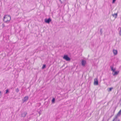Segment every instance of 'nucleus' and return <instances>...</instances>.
I'll return each instance as SVG.
<instances>
[{
	"label": "nucleus",
	"instance_id": "obj_1",
	"mask_svg": "<svg viewBox=\"0 0 121 121\" xmlns=\"http://www.w3.org/2000/svg\"><path fill=\"white\" fill-rule=\"evenodd\" d=\"M11 19V17L9 15H5L4 17L3 21L4 22L6 23L9 22Z\"/></svg>",
	"mask_w": 121,
	"mask_h": 121
},
{
	"label": "nucleus",
	"instance_id": "obj_2",
	"mask_svg": "<svg viewBox=\"0 0 121 121\" xmlns=\"http://www.w3.org/2000/svg\"><path fill=\"white\" fill-rule=\"evenodd\" d=\"M63 58L67 61H69L71 60L70 58L67 55H64L63 57Z\"/></svg>",
	"mask_w": 121,
	"mask_h": 121
},
{
	"label": "nucleus",
	"instance_id": "obj_3",
	"mask_svg": "<svg viewBox=\"0 0 121 121\" xmlns=\"http://www.w3.org/2000/svg\"><path fill=\"white\" fill-rule=\"evenodd\" d=\"M52 21V19L50 18H45L44 19V22L46 23L49 24L50 22Z\"/></svg>",
	"mask_w": 121,
	"mask_h": 121
},
{
	"label": "nucleus",
	"instance_id": "obj_4",
	"mask_svg": "<svg viewBox=\"0 0 121 121\" xmlns=\"http://www.w3.org/2000/svg\"><path fill=\"white\" fill-rule=\"evenodd\" d=\"M29 97L28 96H26L23 99H22V101L23 103H24L25 102H26L28 100Z\"/></svg>",
	"mask_w": 121,
	"mask_h": 121
},
{
	"label": "nucleus",
	"instance_id": "obj_5",
	"mask_svg": "<svg viewBox=\"0 0 121 121\" xmlns=\"http://www.w3.org/2000/svg\"><path fill=\"white\" fill-rule=\"evenodd\" d=\"M86 60L83 59H82V61L81 62V64L82 65L83 67L85 66L86 64Z\"/></svg>",
	"mask_w": 121,
	"mask_h": 121
},
{
	"label": "nucleus",
	"instance_id": "obj_6",
	"mask_svg": "<svg viewBox=\"0 0 121 121\" xmlns=\"http://www.w3.org/2000/svg\"><path fill=\"white\" fill-rule=\"evenodd\" d=\"M27 114V113L26 112H22V113L21 115V117H22L24 118L25 117L26 115Z\"/></svg>",
	"mask_w": 121,
	"mask_h": 121
},
{
	"label": "nucleus",
	"instance_id": "obj_7",
	"mask_svg": "<svg viewBox=\"0 0 121 121\" xmlns=\"http://www.w3.org/2000/svg\"><path fill=\"white\" fill-rule=\"evenodd\" d=\"M94 84L95 85H98V82L97 79H94Z\"/></svg>",
	"mask_w": 121,
	"mask_h": 121
},
{
	"label": "nucleus",
	"instance_id": "obj_8",
	"mask_svg": "<svg viewBox=\"0 0 121 121\" xmlns=\"http://www.w3.org/2000/svg\"><path fill=\"white\" fill-rule=\"evenodd\" d=\"M109 119V118L107 119L106 117H104L102 121H108Z\"/></svg>",
	"mask_w": 121,
	"mask_h": 121
},
{
	"label": "nucleus",
	"instance_id": "obj_9",
	"mask_svg": "<svg viewBox=\"0 0 121 121\" xmlns=\"http://www.w3.org/2000/svg\"><path fill=\"white\" fill-rule=\"evenodd\" d=\"M110 68L111 69V70L113 72H114L116 70L115 69L113 68V66H111Z\"/></svg>",
	"mask_w": 121,
	"mask_h": 121
},
{
	"label": "nucleus",
	"instance_id": "obj_10",
	"mask_svg": "<svg viewBox=\"0 0 121 121\" xmlns=\"http://www.w3.org/2000/svg\"><path fill=\"white\" fill-rule=\"evenodd\" d=\"M114 73H112L113 75V76H115L116 75H117L118 73L119 72V71H115L114 72Z\"/></svg>",
	"mask_w": 121,
	"mask_h": 121
},
{
	"label": "nucleus",
	"instance_id": "obj_11",
	"mask_svg": "<svg viewBox=\"0 0 121 121\" xmlns=\"http://www.w3.org/2000/svg\"><path fill=\"white\" fill-rule=\"evenodd\" d=\"M113 52L114 54L115 55H116L117 54V50L113 49Z\"/></svg>",
	"mask_w": 121,
	"mask_h": 121
},
{
	"label": "nucleus",
	"instance_id": "obj_12",
	"mask_svg": "<svg viewBox=\"0 0 121 121\" xmlns=\"http://www.w3.org/2000/svg\"><path fill=\"white\" fill-rule=\"evenodd\" d=\"M112 15L113 17H114L115 18L117 17V13H114V14H112Z\"/></svg>",
	"mask_w": 121,
	"mask_h": 121
},
{
	"label": "nucleus",
	"instance_id": "obj_13",
	"mask_svg": "<svg viewBox=\"0 0 121 121\" xmlns=\"http://www.w3.org/2000/svg\"><path fill=\"white\" fill-rule=\"evenodd\" d=\"M55 98H53L52 100V103H55Z\"/></svg>",
	"mask_w": 121,
	"mask_h": 121
},
{
	"label": "nucleus",
	"instance_id": "obj_14",
	"mask_svg": "<svg viewBox=\"0 0 121 121\" xmlns=\"http://www.w3.org/2000/svg\"><path fill=\"white\" fill-rule=\"evenodd\" d=\"M46 67V65L45 64H43L42 67V69H43L45 68Z\"/></svg>",
	"mask_w": 121,
	"mask_h": 121
},
{
	"label": "nucleus",
	"instance_id": "obj_15",
	"mask_svg": "<svg viewBox=\"0 0 121 121\" xmlns=\"http://www.w3.org/2000/svg\"><path fill=\"white\" fill-rule=\"evenodd\" d=\"M113 89V87H110L109 89V90H108V91H111Z\"/></svg>",
	"mask_w": 121,
	"mask_h": 121
},
{
	"label": "nucleus",
	"instance_id": "obj_16",
	"mask_svg": "<svg viewBox=\"0 0 121 121\" xmlns=\"http://www.w3.org/2000/svg\"><path fill=\"white\" fill-rule=\"evenodd\" d=\"M117 114V115H119L120 116L121 114V109L119 112Z\"/></svg>",
	"mask_w": 121,
	"mask_h": 121
},
{
	"label": "nucleus",
	"instance_id": "obj_17",
	"mask_svg": "<svg viewBox=\"0 0 121 121\" xmlns=\"http://www.w3.org/2000/svg\"><path fill=\"white\" fill-rule=\"evenodd\" d=\"M120 115H117V114L116 116L115 117L114 119H115V120L116 121V120H117L116 119H117L118 117Z\"/></svg>",
	"mask_w": 121,
	"mask_h": 121
},
{
	"label": "nucleus",
	"instance_id": "obj_18",
	"mask_svg": "<svg viewBox=\"0 0 121 121\" xmlns=\"http://www.w3.org/2000/svg\"><path fill=\"white\" fill-rule=\"evenodd\" d=\"M6 91L5 93L6 94H7V93H9V91L8 89H7L6 90Z\"/></svg>",
	"mask_w": 121,
	"mask_h": 121
},
{
	"label": "nucleus",
	"instance_id": "obj_19",
	"mask_svg": "<svg viewBox=\"0 0 121 121\" xmlns=\"http://www.w3.org/2000/svg\"><path fill=\"white\" fill-rule=\"evenodd\" d=\"M102 28H101L100 30L99 31L100 32V34L101 35L102 33Z\"/></svg>",
	"mask_w": 121,
	"mask_h": 121
},
{
	"label": "nucleus",
	"instance_id": "obj_20",
	"mask_svg": "<svg viewBox=\"0 0 121 121\" xmlns=\"http://www.w3.org/2000/svg\"><path fill=\"white\" fill-rule=\"evenodd\" d=\"M38 113L39 114V116L41 115L42 112V111L40 110L39 111H38Z\"/></svg>",
	"mask_w": 121,
	"mask_h": 121
},
{
	"label": "nucleus",
	"instance_id": "obj_21",
	"mask_svg": "<svg viewBox=\"0 0 121 121\" xmlns=\"http://www.w3.org/2000/svg\"><path fill=\"white\" fill-rule=\"evenodd\" d=\"M16 91L17 93H18L19 91V90L18 88H17L16 89Z\"/></svg>",
	"mask_w": 121,
	"mask_h": 121
},
{
	"label": "nucleus",
	"instance_id": "obj_22",
	"mask_svg": "<svg viewBox=\"0 0 121 121\" xmlns=\"http://www.w3.org/2000/svg\"><path fill=\"white\" fill-rule=\"evenodd\" d=\"M2 26L3 28H4V27L5 26V25L4 23H3L2 24Z\"/></svg>",
	"mask_w": 121,
	"mask_h": 121
},
{
	"label": "nucleus",
	"instance_id": "obj_23",
	"mask_svg": "<svg viewBox=\"0 0 121 121\" xmlns=\"http://www.w3.org/2000/svg\"><path fill=\"white\" fill-rule=\"evenodd\" d=\"M119 34L120 35H121V28H120V31H119Z\"/></svg>",
	"mask_w": 121,
	"mask_h": 121
},
{
	"label": "nucleus",
	"instance_id": "obj_24",
	"mask_svg": "<svg viewBox=\"0 0 121 121\" xmlns=\"http://www.w3.org/2000/svg\"><path fill=\"white\" fill-rule=\"evenodd\" d=\"M1 95L2 92L0 91V98L1 97Z\"/></svg>",
	"mask_w": 121,
	"mask_h": 121
},
{
	"label": "nucleus",
	"instance_id": "obj_25",
	"mask_svg": "<svg viewBox=\"0 0 121 121\" xmlns=\"http://www.w3.org/2000/svg\"><path fill=\"white\" fill-rule=\"evenodd\" d=\"M116 0H112V3H115Z\"/></svg>",
	"mask_w": 121,
	"mask_h": 121
},
{
	"label": "nucleus",
	"instance_id": "obj_26",
	"mask_svg": "<svg viewBox=\"0 0 121 121\" xmlns=\"http://www.w3.org/2000/svg\"><path fill=\"white\" fill-rule=\"evenodd\" d=\"M61 4H62L63 3L61 1V0H59Z\"/></svg>",
	"mask_w": 121,
	"mask_h": 121
},
{
	"label": "nucleus",
	"instance_id": "obj_27",
	"mask_svg": "<svg viewBox=\"0 0 121 121\" xmlns=\"http://www.w3.org/2000/svg\"><path fill=\"white\" fill-rule=\"evenodd\" d=\"M116 121H120V120L119 119L118 120H116Z\"/></svg>",
	"mask_w": 121,
	"mask_h": 121
},
{
	"label": "nucleus",
	"instance_id": "obj_28",
	"mask_svg": "<svg viewBox=\"0 0 121 121\" xmlns=\"http://www.w3.org/2000/svg\"><path fill=\"white\" fill-rule=\"evenodd\" d=\"M115 120V119H114L112 121H114Z\"/></svg>",
	"mask_w": 121,
	"mask_h": 121
},
{
	"label": "nucleus",
	"instance_id": "obj_29",
	"mask_svg": "<svg viewBox=\"0 0 121 121\" xmlns=\"http://www.w3.org/2000/svg\"><path fill=\"white\" fill-rule=\"evenodd\" d=\"M112 116H111V117Z\"/></svg>",
	"mask_w": 121,
	"mask_h": 121
},
{
	"label": "nucleus",
	"instance_id": "obj_30",
	"mask_svg": "<svg viewBox=\"0 0 121 121\" xmlns=\"http://www.w3.org/2000/svg\"><path fill=\"white\" fill-rule=\"evenodd\" d=\"M66 0H64L65 1Z\"/></svg>",
	"mask_w": 121,
	"mask_h": 121
}]
</instances>
